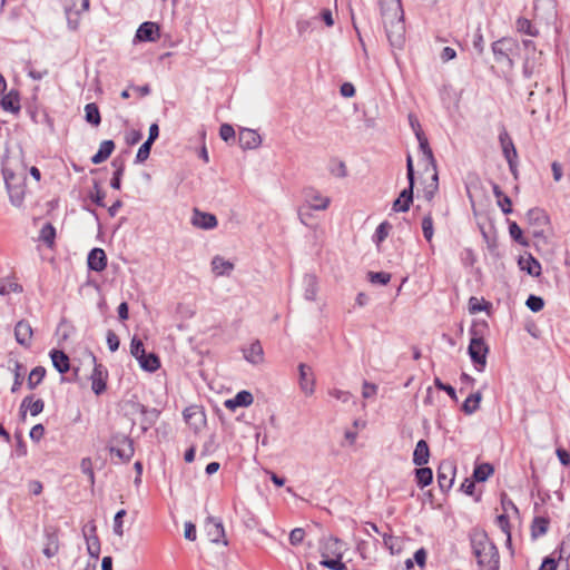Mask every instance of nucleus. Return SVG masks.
I'll list each match as a JSON object with an SVG mask.
<instances>
[{"mask_svg": "<svg viewBox=\"0 0 570 570\" xmlns=\"http://www.w3.org/2000/svg\"><path fill=\"white\" fill-rule=\"evenodd\" d=\"M132 440L125 435L114 436L110 445V453L117 455L121 461L128 462L134 455Z\"/></svg>", "mask_w": 570, "mask_h": 570, "instance_id": "6", "label": "nucleus"}, {"mask_svg": "<svg viewBox=\"0 0 570 570\" xmlns=\"http://www.w3.org/2000/svg\"><path fill=\"white\" fill-rule=\"evenodd\" d=\"M517 29L520 32H523L525 35L533 36V37L537 36V33H538L537 30L533 28L531 21L525 18H519L517 20Z\"/></svg>", "mask_w": 570, "mask_h": 570, "instance_id": "45", "label": "nucleus"}, {"mask_svg": "<svg viewBox=\"0 0 570 570\" xmlns=\"http://www.w3.org/2000/svg\"><path fill=\"white\" fill-rule=\"evenodd\" d=\"M191 224L197 228L208 230L217 226V218L213 214L195 208L191 216Z\"/></svg>", "mask_w": 570, "mask_h": 570, "instance_id": "15", "label": "nucleus"}, {"mask_svg": "<svg viewBox=\"0 0 570 570\" xmlns=\"http://www.w3.org/2000/svg\"><path fill=\"white\" fill-rule=\"evenodd\" d=\"M548 520L542 517L534 518L532 525H531V533L533 538L541 537L547 533L548 531Z\"/></svg>", "mask_w": 570, "mask_h": 570, "instance_id": "40", "label": "nucleus"}, {"mask_svg": "<svg viewBox=\"0 0 570 570\" xmlns=\"http://www.w3.org/2000/svg\"><path fill=\"white\" fill-rule=\"evenodd\" d=\"M331 173L338 178H344L347 175L346 166L343 161H338L332 169Z\"/></svg>", "mask_w": 570, "mask_h": 570, "instance_id": "63", "label": "nucleus"}, {"mask_svg": "<svg viewBox=\"0 0 570 570\" xmlns=\"http://www.w3.org/2000/svg\"><path fill=\"white\" fill-rule=\"evenodd\" d=\"M105 196H106L105 193L102 190H100V188L96 184L95 190L90 194L91 200L95 204H97L98 206L104 207L105 206V203H104Z\"/></svg>", "mask_w": 570, "mask_h": 570, "instance_id": "59", "label": "nucleus"}, {"mask_svg": "<svg viewBox=\"0 0 570 570\" xmlns=\"http://www.w3.org/2000/svg\"><path fill=\"white\" fill-rule=\"evenodd\" d=\"M481 400V392L478 391L475 393L470 394L463 402L462 411L468 415L473 414L479 409Z\"/></svg>", "mask_w": 570, "mask_h": 570, "instance_id": "35", "label": "nucleus"}, {"mask_svg": "<svg viewBox=\"0 0 570 570\" xmlns=\"http://www.w3.org/2000/svg\"><path fill=\"white\" fill-rule=\"evenodd\" d=\"M136 38L140 41H156L159 38V27L155 22H144L136 32Z\"/></svg>", "mask_w": 570, "mask_h": 570, "instance_id": "20", "label": "nucleus"}, {"mask_svg": "<svg viewBox=\"0 0 570 570\" xmlns=\"http://www.w3.org/2000/svg\"><path fill=\"white\" fill-rule=\"evenodd\" d=\"M45 403L41 399L33 400L31 395L26 396L20 405L21 415L24 417L27 410H29L32 416H37L43 411Z\"/></svg>", "mask_w": 570, "mask_h": 570, "instance_id": "25", "label": "nucleus"}, {"mask_svg": "<svg viewBox=\"0 0 570 570\" xmlns=\"http://www.w3.org/2000/svg\"><path fill=\"white\" fill-rule=\"evenodd\" d=\"M415 134L423 154V158L426 161V164L432 167L433 170L431 183L423 189L424 199L428 202H432L439 189V176L436 171V165L433 157V153L429 147L426 137L420 130H416Z\"/></svg>", "mask_w": 570, "mask_h": 570, "instance_id": "3", "label": "nucleus"}, {"mask_svg": "<svg viewBox=\"0 0 570 570\" xmlns=\"http://www.w3.org/2000/svg\"><path fill=\"white\" fill-rule=\"evenodd\" d=\"M305 537V531L302 528H295L289 533V542L293 546H298L303 542Z\"/></svg>", "mask_w": 570, "mask_h": 570, "instance_id": "55", "label": "nucleus"}, {"mask_svg": "<svg viewBox=\"0 0 570 570\" xmlns=\"http://www.w3.org/2000/svg\"><path fill=\"white\" fill-rule=\"evenodd\" d=\"M488 351L489 348L482 337L471 338L468 352L479 372H482L485 367Z\"/></svg>", "mask_w": 570, "mask_h": 570, "instance_id": "5", "label": "nucleus"}, {"mask_svg": "<svg viewBox=\"0 0 570 570\" xmlns=\"http://www.w3.org/2000/svg\"><path fill=\"white\" fill-rule=\"evenodd\" d=\"M89 10V0H71V4L66 8L68 24L71 29L78 28V16Z\"/></svg>", "mask_w": 570, "mask_h": 570, "instance_id": "11", "label": "nucleus"}, {"mask_svg": "<svg viewBox=\"0 0 570 570\" xmlns=\"http://www.w3.org/2000/svg\"><path fill=\"white\" fill-rule=\"evenodd\" d=\"M254 401V397L248 391L238 392L233 399L225 401L226 409L234 411L239 406H249Z\"/></svg>", "mask_w": 570, "mask_h": 570, "instance_id": "24", "label": "nucleus"}, {"mask_svg": "<svg viewBox=\"0 0 570 570\" xmlns=\"http://www.w3.org/2000/svg\"><path fill=\"white\" fill-rule=\"evenodd\" d=\"M262 144V138L257 131L244 128L239 132V145L243 149H255Z\"/></svg>", "mask_w": 570, "mask_h": 570, "instance_id": "18", "label": "nucleus"}, {"mask_svg": "<svg viewBox=\"0 0 570 570\" xmlns=\"http://www.w3.org/2000/svg\"><path fill=\"white\" fill-rule=\"evenodd\" d=\"M80 469L82 473H85L88 476L89 482L92 485L95 483V473L92 470L91 460L89 458H83L80 462Z\"/></svg>", "mask_w": 570, "mask_h": 570, "instance_id": "51", "label": "nucleus"}, {"mask_svg": "<svg viewBox=\"0 0 570 570\" xmlns=\"http://www.w3.org/2000/svg\"><path fill=\"white\" fill-rule=\"evenodd\" d=\"M455 475V465L450 461H443L438 469V483L442 491L452 488Z\"/></svg>", "mask_w": 570, "mask_h": 570, "instance_id": "9", "label": "nucleus"}, {"mask_svg": "<svg viewBox=\"0 0 570 570\" xmlns=\"http://www.w3.org/2000/svg\"><path fill=\"white\" fill-rule=\"evenodd\" d=\"M122 173H124V166L120 165L116 171L114 173V177L110 181V186L114 188V189H120V186H121V176H122Z\"/></svg>", "mask_w": 570, "mask_h": 570, "instance_id": "62", "label": "nucleus"}, {"mask_svg": "<svg viewBox=\"0 0 570 570\" xmlns=\"http://www.w3.org/2000/svg\"><path fill=\"white\" fill-rule=\"evenodd\" d=\"M32 334V327L29 322L21 320L16 324L14 337L20 345L29 347L31 345Z\"/></svg>", "mask_w": 570, "mask_h": 570, "instance_id": "17", "label": "nucleus"}, {"mask_svg": "<svg viewBox=\"0 0 570 570\" xmlns=\"http://www.w3.org/2000/svg\"><path fill=\"white\" fill-rule=\"evenodd\" d=\"M130 353L136 360L142 357L146 353L141 340L137 338L136 336H134L131 340Z\"/></svg>", "mask_w": 570, "mask_h": 570, "instance_id": "48", "label": "nucleus"}, {"mask_svg": "<svg viewBox=\"0 0 570 570\" xmlns=\"http://www.w3.org/2000/svg\"><path fill=\"white\" fill-rule=\"evenodd\" d=\"M126 510L121 509L116 513L114 518L112 531L120 538L124 535L122 518L126 515Z\"/></svg>", "mask_w": 570, "mask_h": 570, "instance_id": "47", "label": "nucleus"}, {"mask_svg": "<svg viewBox=\"0 0 570 570\" xmlns=\"http://www.w3.org/2000/svg\"><path fill=\"white\" fill-rule=\"evenodd\" d=\"M50 357H51L53 367L60 374H65L70 370L69 357L65 352L59 351V350H52L50 352Z\"/></svg>", "mask_w": 570, "mask_h": 570, "instance_id": "26", "label": "nucleus"}, {"mask_svg": "<svg viewBox=\"0 0 570 570\" xmlns=\"http://www.w3.org/2000/svg\"><path fill=\"white\" fill-rule=\"evenodd\" d=\"M430 450L426 441L420 440L413 452V463L417 466H423L429 462Z\"/></svg>", "mask_w": 570, "mask_h": 570, "instance_id": "28", "label": "nucleus"}, {"mask_svg": "<svg viewBox=\"0 0 570 570\" xmlns=\"http://www.w3.org/2000/svg\"><path fill=\"white\" fill-rule=\"evenodd\" d=\"M88 267L95 272H101L107 266V257L101 248H94L88 254Z\"/></svg>", "mask_w": 570, "mask_h": 570, "instance_id": "22", "label": "nucleus"}, {"mask_svg": "<svg viewBox=\"0 0 570 570\" xmlns=\"http://www.w3.org/2000/svg\"><path fill=\"white\" fill-rule=\"evenodd\" d=\"M243 355L245 360L253 365H259L264 362V351L258 341L253 342L249 346L243 348Z\"/></svg>", "mask_w": 570, "mask_h": 570, "instance_id": "19", "label": "nucleus"}, {"mask_svg": "<svg viewBox=\"0 0 570 570\" xmlns=\"http://www.w3.org/2000/svg\"><path fill=\"white\" fill-rule=\"evenodd\" d=\"M219 136L223 140L228 141L235 137V130L233 126L224 124L219 128Z\"/></svg>", "mask_w": 570, "mask_h": 570, "instance_id": "56", "label": "nucleus"}, {"mask_svg": "<svg viewBox=\"0 0 570 570\" xmlns=\"http://www.w3.org/2000/svg\"><path fill=\"white\" fill-rule=\"evenodd\" d=\"M59 551V539H58V535L56 533H48L46 535V543H45V547H43V554L47 557V558H52L55 557Z\"/></svg>", "mask_w": 570, "mask_h": 570, "instance_id": "36", "label": "nucleus"}, {"mask_svg": "<svg viewBox=\"0 0 570 570\" xmlns=\"http://www.w3.org/2000/svg\"><path fill=\"white\" fill-rule=\"evenodd\" d=\"M368 278L371 283L386 285L391 279V274L385 272H371L368 273Z\"/></svg>", "mask_w": 570, "mask_h": 570, "instance_id": "50", "label": "nucleus"}, {"mask_svg": "<svg viewBox=\"0 0 570 570\" xmlns=\"http://www.w3.org/2000/svg\"><path fill=\"white\" fill-rule=\"evenodd\" d=\"M493 473V468L489 463H483L474 469L473 476L476 481L483 482Z\"/></svg>", "mask_w": 570, "mask_h": 570, "instance_id": "42", "label": "nucleus"}, {"mask_svg": "<svg viewBox=\"0 0 570 570\" xmlns=\"http://www.w3.org/2000/svg\"><path fill=\"white\" fill-rule=\"evenodd\" d=\"M303 289L305 299L315 301L318 291V283L315 275L306 274L303 277Z\"/></svg>", "mask_w": 570, "mask_h": 570, "instance_id": "29", "label": "nucleus"}, {"mask_svg": "<svg viewBox=\"0 0 570 570\" xmlns=\"http://www.w3.org/2000/svg\"><path fill=\"white\" fill-rule=\"evenodd\" d=\"M381 14L390 45L401 49L405 42V24L400 0H380Z\"/></svg>", "mask_w": 570, "mask_h": 570, "instance_id": "1", "label": "nucleus"}, {"mask_svg": "<svg viewBox=\"0 0 570 570\" xmlns=\"http://www.w3.org/2000/svg\"><path fill=\"white\" fill-rule=\"evenodd\" d=\"M499 140L502 147L503 155L507 161L509 163L511 170H513L514 160L517 158V150L513 145V141L511 140L507 131L500 134Z\"/></svg>", "mask_w": 570, "mask_h": 570, "instance_id": "21", "label": "nucleus"}, {"mask_svg": "<svg viewBox=\"0 0 570 570\" xmlns=\"http://www.w3.org/2000/svg\"><path fill=\"white\" fill-rule=\"evenodd\" d=\"M519 265L522 271H527L528 274L532 276H538L541 273L540 263L531 255H529L528 257H521L519 261Z\"/></svg>", "mask_w": 570, "mask_h": 570, "instance_id": "32", "label": "nucleus"}, {"mask_svg": "<svg viewBox=\"0 0 570 570\" xmlns=\"http://www.w3.org/2000/svg\"><path fill=\"white\" fill-rule=\"evenodd\" d=\"M151 145L150 142L148 141H145L138 149L137 151V155H136V161L137 163H144L148 157H149V154H150V149H151Z\"/></svg>", "mask_w": 570, "mask_h": 570, "instance_id": "54", "label": "nucleus"}, {"mask_svg": "<svg viewBox=\"0 0 570 570\" xmlns=\"http://www.w3.org/2000/svg\"><path fill=\"white\" fill-rule=\"evenodd\" d=\"M413 202V185H409L407 188L403 189L400 196L393 203V210L396 213H405L410 209V205Z\"/></svg>", "mask_w": 570, "mask_h": 570, "instance_id": "23", "label": "nucleus"}, {"mask_svg": "<svg viewBox=\"0 0 570 570\" xmlns=\"http://www.w3.org/2000/svg\"><path fill=\"white\" fill-rule=\"evenodd\" d=\"M55 238L56 229L50 223H47L40 230L39 239L42 240L48 247H52L55 244Z\"/></svg>", "mask_w": 570, "mask_h": 570, "instance_id": "39", "label": "nucleus"}, {"mask_svg": "<svg viewBox=\"0 0 570 570\" xmlns=\"http://www.w3.org/2000/svg\"><path fill=\"white\" fill-rule=\"evenodd\" d=\"M85 119L95 127L100 125L101 117L98 106L95 102H90L85 106Z\"/></svg>", "mask_w": 570, "mask_h": 570, "instance_id": "37", "label": "nucleus"}, {"mask_svg": "<svg viewBox=\"0 0 570 570\" xmlns=\"http://www.w3.org/2000/svg\"><path fill=\"white\" fill-rule=\"evenodd\" d=\"M377 393V386L370 382H364L362 386V396L364 399H370L375 396Z\"/></svg>", "mask_w": 570, "mask_h": 570, "instance_id": "57", "label": "nucleus"}, {"mask_svg": "<svg viewBox=\"0 0 570 570\" xmlns=\"http://www.w3.org/2000/svg\"><path fill=\"white\" fill-rule=\"evenodd\" d=\"M305 204L311 209L325 210L330 206L331 199L322 195L318 190L308 188L305 190Z\"/></svg>", "mask_w": 570, "mask_h": 570, "instance_id": "10", "label": "nucleus"}, {"mask_svg": "<svg viewBox=\"0 0 570 570\" xmlns=\"http://www.w3.org/2000/svg\"><path fill=\"white\" fill-rule=\"evenodd\" d=\"M392 226L390 223L387 222H383L381 223L376 230H375V234H374V240L377 243V244H381L389 235L390 230H391Z\"/></svg>", "mask_w": 570, "mask_h": 570, "instance_id": "46", "label": "nucleus"}, {"mask_svg": "<svg viewBox=\"0 0 570 570\" xmlns=\"http://www.w3.org/2000/svg\"><path fill=\"white\" fill-rule=\"evenodd\" d=\"M22 286L12 277H3L0 279V295L8 296L11 293H21Z\"/></svg>", "mask_w": 570, "mask_h": 570, "instance_id": "33", "label": "nucleus"}, {"mask_svg": "<svg viewBox=\"0 0 570 570\" xmlns=\"http://www.w3.org/2000/svg\"><path fill=\"white\" fill-rule=\"evenodd\" d=\"M137 361L139 362L140 367L147 372H155L160 366V361L154 353H145L144 356L139 357Z\"/></svg>", "mask_w": 570, "mask_h": 570, "instance_id": "34", "label": "nucleus"}, {"mask_svg": "<svg viewBox=\"0 0 570 570\" xmlns=\"http://www.w3.org/2000/svg\"><path fill=\"white\" fill-rule=\"evenodd\" d=\"M88 552L91 557L98 558L100 551V543L96 535L87 539Z\"/></svg>", "mask_w": 570, "mask_h": 570, "instance_id": "53", "label": "nucleus"}, {"mask_svg": "<svg viewBox=\"0 0 570 570\" xmlns=\"http://www.w3.org/2000/svg\"><path fill=\"white\" fill-rule=\"evenodd\" d=\"M94 363V370L91 373V389L92 391L99 395L106 390V372L101 364L96 363V357L91 356Z\"/></svg>", "mask_w": 570, "mask_h": 570, "instance_id": "13", "label": "nucleus"}, {"mask_svg": "<svg viewBox=\"0 0 570 570\" xmlns=\"http://www.w3.org/2000/svg\"><path fill=\"white\" fill-rule=\"evenodd\" d=\"M434 384L435 386L439 389V390H442V391H445L451 399H453L454 401H456V393H455V390L449 385V384H444L440 379H435L434 380Z\"/></svg>", "mask_w": 570, "mask_h": 570, "instance_id": "60", "label": "nucleus"}, {"mask_svg": "<svg viewBox=\"0 0 570 570\" xmlns=\"http://www.w3.org/2000/svg\"><path fill=\"white\" fill-rule=\"evenodd\" d=\"M509 234H510L511 238L514 239L515 242H518L519 244H522V245L525 244V240L522 236V230L515 222H511L509 224Z\"/></svg>", "mask_w": 570, "mask_h": 570, "instance_id": "52", "label": "nucleus"}, {"mask_svg": "<svg viewBox=\"0 0 570 570\" xmlns=\"http://www.w3.org/2000/svg\"><path fill=\"white\" fill-rule=\"evenodd\" d=\"M529 225L533 226V235L539 236L543 233V227L548 225L549 218L543 209L532 208L527 213Z\"/></svg>", "mask_w": 570, "mask_h": 570, "instance_id": "12", "label": "nucleus"}, {"mask_svg": "<svg viewBox=\"0 0 570 570\" xmlns=\"http://www.w3.org/2000/svg\"><path fill=\"white\" fill-rule=\"evenodd\" d=\"M518 49V42L512 38H501L492 43L494 59L504 63L509 69L513 68L511 55Z\"/></svg>", "mask_w": 570, "mask_h": 570, "instance_id": "4", "label": "nucleus"}, {"mask_svg": "<svg viewBox=\"0 0 570 570\" xmlns=\"http://www.w3.org/2000/svg\"><path fill=\"white\" fill-rule=\"evenodd\" d=\"M234 269V264L222 256L212 259V271L216 276H228Z\"/></svg>", "mask_w": 570, "mask_h": 570, "instance_id": "27", "label": "nucleus"}, {"mask_svg": "<svg viewBox=\"0 0 570 570\" xmlns=\"http://www.w3.org/2000/svg\"><path fill=\"white\" fill-rule=\"evenodd\" d=\"M328 394H330L332 397H334V399H336V400H338V401H341V402H343V403L348 402V401H350V399H351V393H350V392H347V391H343V390H338V389L330 390V391H328Z\"/></svg>", "mask_w": 570, "mask_h": 570, "instance_id": "58", "label": "nucleus"}, {"mask_svg": "<svg viewBox=\"0 0 570 570\" xmlns=\"http://www.w3.org/2000/svg\"><path fill=\"white\" fill-rule=\"evenodd\" d=\"M415 473H416L417 484L421 488H424L432 482L433 474H432V470L430 468L421 466L420 469H416Z\"/></svg>", "mask_w": 570, "mask_h": 570, "instance_id": "41", "label": "nucleus"}, {"mask_svg": "<svg viewBox=\"0 0 570 570\" xmlns=\"http://www.w3.org/2000/svg\"><path fill=\"white\" fill-rule=\"evenodd\" d=\"M422 232L428 242H431L434 235L433 219L431 213H428L422 218Z\"/></svg>", "mask_w": 570, "mask_h": 570, "instance_id": "43", "label": "nucleus"}, {"mask_svg": "<svg viewBox=\"0 0 570 570\" xmlns=\"http://www.w3.org/2000/svg\"><path fill=\"white\" fill-rule=\"evenodd\" d=\"M298 385L305 396H312L315 392V375L311 366L301 363L298 365Z\"/></svg>", "mask_w": 570, "mask_h": 570, "instance_id": "7", "label": "nucleus"}, {"mask_svg": "<svg viewBox=\"0 0 570 570\" xmlns=\"http://www.w3.org/2000/svg\"><path fill=\"white\" fill-rule=\"evenodd\" d=\"M107 344L111 352H116L119 347V338L115 332L108 331L107 333Z\"/></svg>", "mask_w": 570, "mask_h": 570, "instance_id": "61", "label": "nucleus"}, {"mask_svg": "<svg viewBox=\"0 0 570 570\" xmlns=\"http://www.w3.org/2000/svg\"><path fill=\"white\" fill-rule=\"evenodd\" d=\"M525 305L530 311L537 313L543 308L544 302L540 296L530 295L525 302Z\"/></svg>", "mask_w": 570, "mask_h": 570, "instance_id": "49", "label": "nucleus"}, {"mask_svg": "<svg viewBox=\"0 0 570 570\" xmlns=\"http://www.w3.org/2000/svg\"><path fill=\"white\" fill-rule=\"evenodd\" d=\"M206 532L212 542H214V543L223 542L224 544H227V541L224 540V538H225L224 525L219 520H217L213 517L207 518Z\"/></svg>", "mask_w": 570, "mask_h": 570, "instance_id": "14", "label": "nucleus"}, {"mask_svg": "<svg viewBox=\"0 0 570 570\" xmlns=\"http://www.w3.org/2000/svg\"><path fill=\"white\" fill-rule=\"evenodd\" d=\"M46 375V368L42 366H36L31 370L28 380L27 385L30 390H35L43 380Z\"/></svg>", "mask_w": 570, "mask_h": 570, "instance_id": "38", "label": "nucleus"}, {"mask_svg": "<svg viewBox=\"0 0 570 570\" xmlns=\"http://www.w3.org/2000/svg\"><path fill=\"white\" fill-rule=\"evenodd\" d=\"M471 543L480 570H497L499 568L497 547L484 532H474Z\"/></svg>", "mask_w": 570, "mask_h": 570, "instance_id": "2", "label": "nucleus"}, {"mask_svg": "<svg viewBox=\"0 0 570 570\" xmlns=\"http://www.w3.org/2000/svg\"><path fill=\"white\" fill-rule=\"evenodd\" d=\"M341 559L342 558L338 557L323 558L321 564L331 570H345L346 566L341 561Z\"/></svg>", "mask_w": 570, "mask_h": 570, "instance_id": "44", "label": "nucleus"}, {"mask_svg": "<svg viewBox=\"0 0 570 570\" xmlns=\"http://www.w3.org/2000/svg\"><path fill=\"white\" fill-rule=\"evenodd\" d=\"M9 363L12 364V366H10V370L12 371V374H13V384L11 386V392L16 393L20 390V387L23 383L24 367L19 361H16V360L10 361Z\"/></svg>", "mask_w": 570, "mask_h": 570, "instance_id": "31", "label": "nucleus"}, {"mask_svg": "<svg viewBox=\"0 0 570 570\" xmlns=\"http://www.w3.org/2000/svg\"><path fill=\"white\" fill-rule=\"evenodd\" d=\"M184 537L187 540L194 541L196 540V527L191 522H186L184 525Z\"/></svg>", "mask_w": 570, "mask_h": 570, "instance_id": "64", "label": "nucleus"}, {"mask_svg": "<svg viewBox=\"0 0 570 570\" xmlns=\"http://www.w3.org/2000/svg\"><path fill=\"white\" fill-rule=\"evenodd\" d=\"M114 149L115 144L112 140H104L100 144L98 151L91 157L92 164L98 165L107 160Z\"/></svg>", "mask_w": 570, "mask_h": 570, "instance_id": "30", "label": "nucleus"}, {"mask_svg": "<svg viewBox=\"0 0 570 570\" xmlns=\"http://www.w3.org/2000/svg\"><path fill=\"white\" fill-rule=\"evenodd\" d=\"M344 543L337 538L330 537L321 546L322 558L343 557Z\"/></svg>", "mask_w": 570, "mask_h": 570, "instance_id": "16", "label": "nucleus"}, {"mask_svg": "<svg viewBox=\"0 0 570 570\" xmlns=\"http://www.w3.org/2000/svg\"><path fill=\"white\" fill-rule=\"evenodd\" d=\"M185 422L194 430L199 431L206 424V415L202 407L190 405L183 412Z\"/></svg>", "mask_w": 570, "mask_h": 570, "instance_id": "8", "label": "nucleus"}]
</instances>
